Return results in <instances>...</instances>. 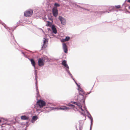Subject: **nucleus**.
<instances>
[{
	"label": "nucleus",
	"instance_id": "obj_1",
	"mask_svg": "<svg viewBox=\"0 0 130 130\" xmlns=\"http://www.w3.org/2000/svg\"><path fill=\"white\" fill-rule=\"evenodd\" d=\"M79 94L77 96V100L81 102L82 101L83 103L85 102L84 96L83 95H86L87 94L81 88L79 89Z\"/></svg>",
	"mask_w": 130,
	"mask_h": 130
},
{
	"label": "nucleus",
	"instance_id": "obj_2",
	"mask_svg": "<svg viewBox=\"0 0 130 130\" xmlns=\"http://www.w3.org/2000/svg\"><path fill=\"white\" fill-rule=\"evenodd\" d=\"M45 59L43 58H39L38 60V64L39 66H43L44 64Z\"/></svg>",
	"mask_w": 130,
	"mask_h": 130
},
{
	"label": "nucleus",
	"instance_id": "obj_3",
	"mask_svg": "<svg viewBox=\"0 0 130 130\" xmlns=\"http://www.w3.org/2000/svg\"><path fill=\"white\" fill-rule=\"evenodd\" d=\"M33 12V11L31 10L26 11L24 12V15L26 17H30L32 15Z\"/></svg>",
	"mask_w": 130,
	"mask_h": 130
},
{
	"label": "nucleus",
	"instance_id": "obj_4",
	"mask_svg": "<svg viewBox=\"0 0 130 130\" xmlns=\"http://www.w3.org/2000/svg\"><path fill=\"white\" fill-rule=\"evenodd\" d=\"M77 100L78 101L79 103H78L77 102H72V103L74 104H75L77 105L79 107V108L82 111H83L84 110L82 108V106L81 105L84 104V102L83 103V101H81V102H80V101L78 100Z\"/></svg>",
	"mask_w": 130,
	"mask_h": 130
},
{
	"label": "nucleus",
	"instance_id": "obj_5",
	"mask_svg": "<svg viewBox=\"0 0 130 130\" xmlns=\"http://www.w3.org/2000/svg\"><path fill=\"white\" fill-rule=\"evenodd\" d=\"M37 104L40 108H41L45 105V102L44 101L40 100L37 102Z\"/></svg>",
	"mask_w": 130,
	"mask_h": 130
},
{
	"label": "nucleus",
	"instance_id": "obj_6",
	"mask_svg": "<svg viewBox=\"0 0 130 130\" xmlns=\"http://www.w3.org/2000/svg\"><path fill=\"white\" fill-rule=\"evenodd\" d=\"M53 13V15L56 17L58 14V10L56 7H54L52 9Z\"/></svg>",
	"mask_w": 130,
	"mask_h": 130
},
{
	"label": "nucleus",
	"instance_id": "obj_7",
	"mask_svg": "<svg viewBox=\"0 0 130 130\" xmlns=\"http://www.w3.org/2000/svg\"><path fill=\"white\" fill-rule=\"evenodd\" d=\"M58 19L60 20L61 24L64 25L66 24V20L65 19L60 16L59 17Z\"/></svg>",
	"mask_w": 130,
	"mask_h": 130
},
{
	"label": "nucleus",
	"instance_id": "obj_8",
	"mask_svg": "<svg viewBox=\"0 0 130 130\" xmlns=\"http://www.w3.org/2000/svg\"><path fill=\"white\" fill-rule=\"evenodd\" d=\"M63 48L64 52L67 53L68 52L67 47L66 44L64 43L63 44Z\"/></svg>",
	"mask_w": 130,
	"mask_h": 130
},
{
	"label": "nucleus",
	"instance_id": "obj_9",
	"mask_svg": "<svg viewBox=\"0 0 130 130\" xmlns=\"http://www.w3.org/2000/svg\"><path fill=\"white\" fill-rule=\"evenodd\" d=\"M70 37H66L65 39H62L61 41L62 42H64L66 41H69L70 39Z\"/></svg>",
	"mask_w": 130,
	"mask_h": 130
},
{
	"label": "nucleus",
	"instance_id": "obj_10",
	"mask_svg": "<svg viewBox=\"0 0 130 130\" xmlns=\"http://www.w3.org/2000/svg\"><path fill=\"white\" fill-rule=\"evenodd\" d=\"M62 64L66 68L69 69V67L67 64L66 61L65 60L63 61L62 62Z\"/></svg>",
	"mask_w": 130,
	"mask_h": 130
},
{
	"label": "nucleus",
	"instance_id": "obj_11",
	"mask_svg": "<svg viewBox=\"0 0 130 130\" xmlns=\"http://www.w3.org/2000/svg\"><path fill=\"white\" fill-rule=\"evenodd\" d=\"M52 29L53 30V32L55 34L57 32V30L55 27V26L54 25H52Z\"/></svg>",
	"mask_w": 130,
	"mask_h": 130
},
{
	"label": "nucleus",
	"instance_id": "obj_12",
	"mask_svg": "<svg viewBox=\"0 0 130 130\" xmlns=\"http://www.w3.org/2000/svg\"><path fill=\"white\" fill-rule=\"evenodd\" d=\"M30 60L31 61V63L32 66H33L34 67V68H35L36 63L35 61L33 59H31Z\"/></svg>",
	"mask_w": 130,
	"mask_h": 130
},
{
	"label": "nucleus",
	"instance_id": "obj_13",
	"mask_svg": "<svg viewBox=\"0 0 130 130\" xmlns=\"http://www.w3.org/2000/svg\"><path fill=\"white\" fill-rule=\"evenodd\" d=\"M21 119L23 120H28L29 119V117L25 116H21Z\"/></svg>",
	"mask_w": 130,
	"mask_h": 130
},
{
	"label": "nucleus",
	"instance_id": "obj_14",
	"mask_svg": "<svg viewBox=\"0 0 130 130\" xmlns=\"http://www.w3.org/2000/svg\"><path fill=\"white\" fill-rule=\"evenodd\" d=\"M69 108L68 107H60L59 108V109L61 110H67L68 109H69Z\"/></svg>",
	"mask_w": 130,
	"mask_h": 130
},
{
	"label": "nucleus",
	"instance_id": "obj_15",
	"mask_svg": "<svg viewBox=\"0 0 130 130\" xmlns=\"http://www.w3.org/2000/svg\"><path fill=\"white\" fill-rule=\"evenodd\" d=\"M38 119V117L37 116H34L32 118V120L34 121Z\"/></svg>",
	"mask_w": 130,
	"mask_h": 130
},
{
	"label": "nucleus",
	"instance_id": "obj_16",
	"mask_svg": "<svg viewBox=\"0 0 130 130\" xmlns=\"http://www.w3.org/2000/svg\"><path fill=\"white\" fill-rule=\"evenodd\" d=\"M51 25V23L50 22L48 21L47 24H46V26H49L50 27Z\"/></svg>",
	"mask_w": 130,
	"mask_h": 130
},
{
	"label": "nucleus",
	"instance_id": "obj_17",
	"mask_svg": "<svg viewBox=\"0 0 130 130\" xmlns=\"http://www.w3.org/2000/svg\"><path fill=\"white\" fill-rule=\"evenodd\" d=\"M54 6H55V7H56L57 8V7H59L60 6V5L59 4L56 3L54 4Z\"/></svg>",
	"mask_w": 130,
	"mask_h": 130
},
{
	"label": "nucleus",
	"instance_id": "obj_18",
	"mask_svg": "<svg viewBox=\"0 0 130 130\" xmlns=\"http://www.w3.org/2000/svg\"><path fill=\"white\" fill-rule=\"evenodd\" d=\"M48 41L45 38H44L43 40V44H45Z\"/></svg>",
	"mask_w": 130,
	"mask_h": 130
},
{
	"label": "nucleus",
	"instance_id": "obj_19",
	"mask_svg": "<svg viewBox=\"0 0 130 130\" xmlns=\"http://www.w3.org/2000/svg\"><path fill=\"white\" fill-rule=\"evenodd\" d=\"M115 7L117 9H119L121 8V6L120 5H118L117 6H115Z\"/></svg>",
	"mask_w": 130,
	"mask_h": 130
},
{
	"label": "nucleus",
	"instance_id": "obj_20",
	"mask_svg": "<svg viewBox=\"0 0 130 130\" xmlns=\"http://www.w3.org/2000/svg\"><path fill=\"white\" fill-rule=\"evenodd\" d=\"M47 47V45L46 44H43L42 46V48H45Z\"/></svg>",
	"mask_w": 130,
	"mask_h": 130
},
{
	"label": "nucleus",
	"instance_id": "obj_21",
	"mask_svg": "<svg viewBox=\"0 0 130 130\" xmlns=\"http://www.w3.org/2000/svg\"><path fill=\"white\" fill-rule=\"evenodd\" d=\"M68 106H71L72 107H75V105H74L71 104H69Z\"/></svg>",
	"mask_w": 130,
	"mask_h": 130
},
{
	"label": "nucleus",
	"instance_id": "obj_22",
	"mask_svg": "<svg viewBox=\"0 0 130 130\" xmlns=\"http://www.w3.org/2000/svg\"><path fill=\"white\" fill-rule=\"evenodd\" d=\"M35 108H36V111H39V110H40V109H38V108H38V107H37L36 108V107H35Z\"/></svg>",
	"mask_w": 130,
	"mask_h": 130
},
{
	"label": "nucleus",
	"instance_id": "obj_23",
	"mask_svg": "<svg viewBox=\"0 0 130 130\" xmlns=\"http://www.w3.org/2000/svg\"><path fill=\"white\" fill-rule=\"evenodd\" d=\"M127 1L129 3H130V0H128Z\"/></svg>",
	"mask_w": 130,
	"mask_h": 130
},
{
	"label": "nucleus",
	"instance_id": "obj_24",
	"mask_svg": "<svg viewBox=\"0 0 130 130\" xmlns=\"http://www.w3.org/2000/svg\"><path fill=\"white\" fill-rule=\"evenodd\" d=\"M128 9H130V6L128 7Z\"/></svg>",
	"mask_w": 130,
	"mask_h": 130
},
{
	"label": "nucleus",
	"instance_id": "obj_25",
	"mask_svg": "<svg viewBox=\"0 0 130 130\" xmlns=\"http://www.w3.org/2000/svg\"><path fill=\"white\" fill-rule=\"evenodd\" d=\"M1 120H0V123H1Z\"/></svg>",
	"mask_w": 130,
	"mask_h": 130
},
{
	"label": "nucleus",
	"instance_id": "obj_26",
	"mask_svg": "<svg viewBox=\"0 0 130 130\" xmlns=\"http://www.w3.org/2000/svg\"><path fill=\"white\" fill-rule=\"evenodd\" d=\"M79 98H81V97H80Z\"/></svg>",
	"mask_w": 130,
	"mask_h": 130
}]
</instances>
